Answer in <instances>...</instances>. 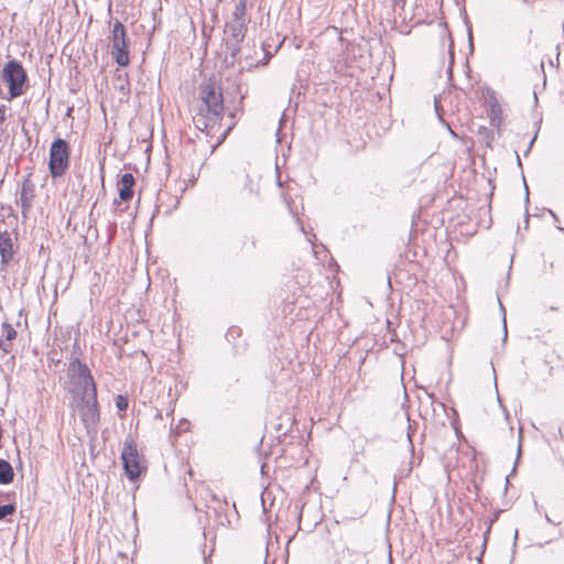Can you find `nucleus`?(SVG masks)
Instances as JSON below:
<instances>
[{"mask_svg":"<svg viewBox=\"0 0 564 564\" xmlns=\"http://www.w3.org/2000/svg\"><path fill=\"white\" fill-rule=\"evenodd\" d=\"M202 101L205 109L194 117L195 126L207 134L220 128L224 112V97L220 88L209 83L202 87Z\"/></svg>","mask_w":564,"mask_h":564,"instance_id":"obj_1","label":"nucleus"},{"mask_svg":"<svg viewBox=\"0 0 564 564\" xmlns=\"http://www.w3.org/2000/svg\"><path fill=\"white\" fill-rule=\"evenodd\" d=\"M63 387L75 399L97 392V386L90 369L74 355L69 358Z\"/></svg>","mask_w":564,"mask_h":564,"instance_id":"obj_2","label":"nucleus"},{"mask_svg":"<svg viewBox=\"0 0 564 564\" xmlns=\"http://www.w3.org/2000/svg\"><path fill=\"white\" fill-rule=\"evenodd\" d=\"M247 0H239L235 6L230 21L226 23L227 45L231 47L230 55L236 57L239 53V44L247 33Z\"/></svg>","mask_w":564,"mask_h":564,"instance_id":"obj_3","label":"nucleus"},{"mask_svg":"<svg viewBox=\"0 0 564 564\" xmlns=\"http://www.w3.org/2000/svg\"><path fill=\"white\" fill-rule=\"evenodd\" d=\"M1 78L9 87L10 99L23 95L28 88L26 73L20 62L9 61L1 73Z\"/></svg>","mask_w":564,"mask_h":564,"instance_id":"obj_4","label":"nucleus"},{"mask_svg":"<svg viewBox=\"0 0 564 564\" xmlns=\"http://www.w3.org/2000/svg\"><path fill=\"white\" fill-rule=\"evenodd\" d=\"M69 144L61 138L54 140L50 149L48 169L53 178L62 177L69 167Z\"/></svg>","mask_w":564,"mask_h":564,"instance_id":"obj_5","label":"nucleus"},{"mask_svg":"<svg viewBox=\"0 0 564 564\" xmlns=\"http://www.w3.org/2000/svg\"><path fill=\"white\" fill-rule=\"evenodd\" d=\"M111 55L119 66L126 67L130 63L128 40L124 25L116 20L112 24L111 35Z\"/></svg>","mask_w":564,"mask_h":564,"instance_id":"obj_6","label":"nucleus"},{"mask_svg":"<svg viewBox=\"0 0 564 564\" xmlns=\"http://www.w3.org/2000/svg\"><path fill=\"white\" fill-rule=\"evenodd\" d=\"M76 399L78 400L76 409L84 426L88 433H95L100 420L97 392H95V394H88Z\"/></svg>","mask_w":564,"mask_h":564,"instance_id":"obj_7","label":"nucleus"},{"mask_svg":"<svg viewBox=\"0 0 564 564\" xmlns=\"http://www.w3.org/2000/svg\"><path fill=\"white\" fill-rule=\"evenodd\" d=\"M123 469L130 480H135L144 470L143 459L133 440H126L121 452Z\"/></svg>","mask_w":564,"mask_h":564,"instance_id":"obj_8","label":"nucleus"},{"mask_svg":"<svg viewBox=\"0 0 564 564\" xmlns=\"http://www.w3.org/2000/svg\"><path fill=\"white\" fill-rule=\"evenodd\" d=\"M34 197H35V185L31 181V178L29 176H26V177H24V180L21 184L19 199H18V204L21 207V214H22L23 218L28 217V214L30 213V210L33 206Z\"/></svg>","mask_w":564,"mask_h":564,"instance_id":"obj_9","label":"nucleus"},{"mask_svg":"<svg viewBox=\"0 0 564 564\" xmlns=\"http://www.w3.org/2000/svg\"><path fill=\"white\" fill-rule=\"evenodd\" d=\"M330 543L336 557L334 564H357L359 557L354 550L349 549L344 542L336 543L332 541Z\"/></svg>","mask_w":564,"mask_h":564,"instance_id":"obj_10","label":"nucleus"},{"mask_svg":"<svg viewBox=\"0 0 564 564\" xmlns=\"http://www.w3.org/2000/svg\"><path fill=\"white\" fill-rule=\"evenodd\" d=\"M486 104L488 106V117L490 124L499 129L503 122V117L498 98L494 94H489L486 98Z\"/></svg>","mask_w":564,"mask_h":564,"instance_id":"obj_11","label":"nucleus"},{"mask_svg":"<svg viewBox=\"0 0 564 564\" xmlns=\"http://www.w3.org/2000/svg\"><path fill=\"white\" fill-rule=\"evenodd\" d=\"M134 177L131 173H124L118 181L119 197L123 202H128L133 196Z\"/></svg>","mask_w":564,"mask_h":564,"instance_id":"obj_12","label":"nucleus"},{"mask_svg":"<svg viewBox=\"0 0 564 564\" xmlns=\"http://www.w3.org/2000/svg\"><path fill=\"white\" fill-rule=\"evenodd\" d=\"M2 338H0V349L4 352H10L12 349V340L17 338V330L14 327L8 323L3 322L1 324Z\"/></svg>","mask_w":564,"mask_h":564,"instance_id":"obj_13","label":"nucleus"},{"mask_svg":"<svg viewBox=\"0 0 564 564\" xmlns=\"http://www.w3.org/2000/svg\"><path fill=\"white\" fill-rule=\"evenodd\" d=\"M14 473L12 466L6 460L0 458V484L8 485L13 481Z\"/></svg>","mask_w":564,"mask_h":564,"instance_id":"obj_14","label":"nucleus"},{"mask_svg":"<svg viewBox=\"0 0 564 564\" xmlns=\"http://www.w3.org/2000/svg\"><path fill=\"white\" fill-rule=\"evenodd\" d=\"M15 511V507L13 505H3L0 506V519H4L8 516L12 514Z\"/></svg>","mask_w":564,"mask_h":564,"instance_id":"obj_15","label":"nucleus"},{"mask_svg":"<svg viewBox=\"0 0 564 564\" xmlns=\"http://www.w3.org/2000/svg\"><path fill=\"white\" fill-rule=\"evenodd\" d=\"M116 406L119 411H126L128 408V400L126 397L119 394L116 398Z\"/></svg>","mask_w":564,"mask_h":564,"instance_id":"obj_16","label":"nucleus"},{"mask_svg":"<svg viewBox=\"0 0 564 564\" xmlns=\"http://www.w3.org/2000/svg\"><path fill=\"white\" fill-rule=\"evenodd\" d=\"M189 422L187 420H181L176 427L173 430L175 434H181L188 430Z\"/></svg>","mask_w":564,"mask_h":564,"instance_id":"obj_17","label":"nucleus"},{"mask_svg":"<svg viewBox=\"0 0 564 564\" xmlns=\"http://www.w3.org/2000/svg\"><path fill=\"white\" fill-rule=\"evenodd\" d=\"M271 56H272V54H271V53L265 52V53H264V58H263L262 65L268 64V62H269V59L271 58Z\"/></svg>","mask_w":564,"mask_h":564,"instance_id":"obj_18","label":"nucleus"},{"mask_svg":"<svg viewBox=\"0 0 564 564\" xmlns=\"http://www.w3.org/2000/svg\"><path fill=\"white\" fill-rule=\"evenodd\" d=\"M406 0H393L395 6L404 4Z\"/></svg>","mask_w":564,"mask_h":564,"instance_id":"obj_19","label":"nucleus"},{"mask_svg":"<svg viewBox=\"0 0 564 564\" xmlns=\"http://www.w3.org/2000/svg\"><path fill=\"white\" fill-rule=\"evenodd\" d=\"M503 329H505V338L507 337V324L506 318H503Z\"/></svg>","mask_w":564,"mask_h":564,"instance_id":"obj_20","label":"nucleus"},{"mask_svg":"<svg viewBox=\"0 0 564 564\" xmlns=\"http://www.w3.org/2000/svg\"><path fill=\"white\" fill-rule=\"evenodd\" d=\"M550 214L552 215V217H553L555 220H557V216L555 215V213H554V212L550 210Z\"/></svg>","mask_w":564,"mask_h":564,"instance_id":"obj_21","label":"nucleus"},{"mask_svg":"<svg viewBox=\"0 0 564 564\" xmlns=\"http://www.w3.org/2000/svg\"><path fill=\"white\" fill-rule=\"evenodd\" d=\"M525 189H528L527 186H525ZM525 196H527V200H528L529 199V191H527Z\"/></svg>","mask_w":564,"mask_h":564,"instance_id":"obj_22","label":"nucleus"},{"mask_svg":"<svg viewBox=\"0 0 564 564\" xmlns=\"http://www.w3.org/2000/svg\"><path fill=\"white\" fill-rule=\"evenodd\" d=\"M557 229H558L560 231H563V232H564V228H563V227H557Z\"/></svg>","mask_w":564,"mask_h":564,"instance_id":"obj_23","label":"nucleus"}]
</instances>
